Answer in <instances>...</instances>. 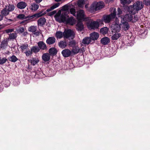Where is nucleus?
<instances>
[{
  "label": "nucleus",
  "instance_id": "obj_1",
  "mask_svg": "<svg viewBox=\"0 0 150 150\" xmlns=\"http://www.w3.org/2000/svg\"><path fill=\"white\" fill-rule=\"evenodd\" d=\"M121 18H122L121 22L123 25L122 28L125 31L127 30L129 28V24L127 21H131L134 23L137 21L138 19V17L137 16H134L133 18L131 14H126L123 18L122 16Z\"/></svg>",
  "mask_w": 150,
  "mask_h": 150
},
{
  "label": "nucleus",
  "instance_id": "obj_2",
  "mask_svg": "<svg viewBox=\"0 0 150 150\" xmlns=\"http://www.w3.org/2000/svg\"><path fill=\"white\" fill-rule=\"evenodd\" d=\"M56 21L59 22H63L71 25H73L76 23V20L73 17L67 18L65 15L62 14L61 15H58L57 14L54 16Z\"/></svg>",
  "mask_w": 150,
  "mask_h": 150
},
{
  "label": "nucleus",
  "instance_id": "obj_3",
  "mask_svg": "<svg viewBox=\"0 0 150 150\" xmlns=\"http://www.w3.org/2000/svg\"><path fill=\"white\" fill-rule=\"evenodd\" d=\"M143 6L144 5L142 2L138 1L134 3L133 5H130L126 8L130 14H134L142 9Z\"/></svg>",
  "mask_w": 150,
  "mask_h": 150
},
{
  "label": "nucleus",
  "instance_id": "obj_4",
  "mask_svg": "<svg viewBox=\"0 0 150 150\" xmlns=\"http://www.w3.org/2000/svg\"><path fill=\"white\" fill-rule=\"evenodd\" d=\"M110 11L111 12L110 14L104 15L103 16V20L105 23H110L111 20L114 18L116 16V9L115 8H111L110 9Z\"/></svg>",
  "mask_w": 150,
  "mask_h": 150
},
{
  "label": "nucleus",
  "instance_id": "obj_5",
  "mask_svg": "<svg viewBox=\"0 0 150 150\" xmlns=\"http://www.w3.org/2000/svg\"><path fill=\"white\" fill-rule=\"evenodd\" d=\"M112 32L114 33H119L120 30L119 20L117 18H115L114 22L111 26Z\"/></svg>",
  "mask_w": 150,
  "mask_h": 150
},
{
  "label": "nucleus",
  "instance_id": "obj_6",
  "mask_svg": "<svg viewBox=\"0 0 150 150\" xmlns=\"http://www.w3.org/2000/svg\"><path fill=\"white\" fill-rule=\"evenodd\" d=\"M64 38H68L69 39H73L74 37L75 33L74 31L70 29L65 30L64 32Z\"/></svg>",
  "mask_w": 150,
  "mask_h": 150
},
{
  "label": "nucleus",
  "instance_id": "obj_7",
  "mask_svg": "<svg viewBox=\"0 0 150 150\" xmlns=\"http://www.w3.org/2000/svg\"><path fill=\"white\" fill-rule=\"evenodd\" d=\"M104 6V3L103 2H99L98 3H94L92 4L91 8L95 10L96 11L100 9L103 8Z\"/></svg>",
  "mask_w": 150,
  "mask_h": 150
},
{
  "label": "nucleus",
  "instance_id": "obj_8",
  "mask_svg": "<svg viewBox=\"0 0 150 150\" xmlns=\"http://www.w3.org/2000/svg\"><path fill=\"white\" fill-rule=\"evenodd\" d=\"M87 25L89 29L95 30L98 28L99 24L97 21H90L87 23Z\"/></svg>",
  "mask_w": 150,
  "mask_h": 150
},
{
  "label": "nucleus",
  "instance_id": "obj_9",
  "mask_svg": "<svg viewBox=\"0 0 150 150\" xmlns=\"http://www.w3.org/2000/svg\"><path fill=\"white\" fill-rule=\"evenodd\" d=\"M76 17L77 19L79 20H82L85 17V12L82 9L79 10L77 11Z\"/></svg>",
  "mask_w": 150,
  "mask_h": 150
},
{
  "label": "nucleus",
  "instance_id": "obj_10",
  "mask_svg": "<svg viewBox=\"0 0 150 150\" xmlns=\"http://www.w3.org/2000/svg\"><path fill=\"white\" fill-rule=\"evenodd\" d=\"M44 15V13H42V12H40L39 13H35L33 15L31 16H27V18H28V19L27 20H30L31 21H32L33 20H31V19H33L34 18H37L39 17H40L41 16H42Z\"/></svg>",
  "mask_w": 150,
  "mask_h": 150
},
{
  "label": "nucleus",
  "instance_id": "obj_11",
  "mask_svg": "<svg viewBox=\"0 0 150 150\" xmlns=\"http://www.w3.org/2000/svg\"><path fill=\"white\" fill-rule=\"evenodd\" d=\"M44 15V13H42V12H40L39 13H35L33 15L31 16H27V18H28V19L27 20H30L31 21H32L33 20H31V19H33L34 18H37L39 17H40L41 16H42Z\"/></svg>",
  "mask_w": 150,
  "mask_h": 150
},
{
  "label": "nucleus",
  "instance_id": "obj_12",
  "mask_svg": "<svg viewBox=\"0 0 150 150\" xmlns=\"http://www.w3.org/2000/svg\"><path fill=\"white\" fill-rule=\"evenodd\" d=\"M38 46L40 48V50H47V48L46 44L43 41H40L38 43Z\"/></svg>",
  "mask_w": 150,
  "mask_h": 150
},
{
  "label": "nucleus",
  "instance_id": "obj_13",
  "mask_svg": "<svg viewBox=\"0 0 150 150\" xmlns=\"http://www.w3.org/2000/svg\"><path fill=\"white\" fill-rule=\"evenodd\" d=\"M71 53V51L67 49L64 50L62 52V54L63 56L65 57H69Z\"/></svg>",
  "mask_w": 150,
  "mask_h": 150
},
{
  "label": "nucleus",
  "instance_id": "obj_14",
  "mask_svg": "<svg viewBox=\"0 0 150 150\" xmlns=\"http://www.w3.org/2000/svg\"><path fill=\"white\" fill-rule=\"evenodd\" d=\"M56 40L54 37L52 36L48 38L46 40V43L49 45H52L54 43Z\"/></svg>",
  "mask_w": 150,
  "mask_h": 150
},
{
  "label": "nucleus",
  "instance_id": "obj_15",
  "mask_svg": "<svg viewBox=\"0 0 150 150\" xmlns=\"http://www.w3.org/2000/svg\"><path fill=\"white\" fill-rule=\"evenodd\" d=\"M50 55L48 53H44L42 56V59L45 62L49 61L50 59Z\"/></svg>",
  "mask_w": 150,
  "mask_h": 150
},
{
  "label": "nucleus",
  "instance_id": "obj_16",
  "mask_svg": "<svg viewBox=\"0 0 150 150\" xmlns=\"http://www.w3.org/2000/svg\"><path fill=\"white\" fill-rule=\"evenodd\" d=\"M99 35L97 32H93L90 34V37L91 40H97L98 38Z\"/></svg>",
  "mask_w": 150,
  "mask_h": 150
},
{
  "label": "nucleus",
  "instance_id": "obj_17",
  "mask_svg": "<svg viewBox=\"0 0 150 150\" xmlns=\"http://www.w3.org/2000/svg\"><path fill=\"white\" fill-rule=\"evenodd\" d=\"M27 6V4L24 1H21L18 2L17 4V7L20 9L24 8Z\"/></svg>",
  "mask_w": 150,
  "mask_h": 150
},
{
  "label": "nucleus",
  "instance_id": "obj_18",
  "mask_svg": "<svg viewBox=\"0 0 150 150\" xmlns=\"http://www.w3.org/2000/svg\"><path fill=\"white\" fill-rule=\"evenodd\" d=\"M80 51V48L78 45H76L73 47L71 50V53L74 54L78 53Z\"/></svg>",
  "mask_w": 150,
  "mask_h": 150
},
{
  "label": "nucleus",
  "instance_id": "obj_19",
  "mask_svg": "<svg viewBox=\"0 0 150 150\" xmlns=\"http://www.w3.org/2000/svg\"><path fill=\"white\" fill-rule=\"evenodd\" d=\"M46 21V20L44 18H41L38 21V24L39 26H42L45 25Z\"/></svg>",
  "mask_w": 150,
  "mask_h": 150
},
{
  "label": "nucleus",
  "instance_id": "obj_20",
  "mask_svg": "<svg viewBox=\"0 0 150 150\" xmlns=\"http://www.w3.org/2000/svg\"><path fill=\"white\" fill-rule=\"evenodd\" d=\"M76 28L79 31H81L83 28V26L82 22L79 21L76 25Z\"/></svg>",
  "mask_w": 150,
  "mask_h": 150
},
{
  "label": "nucleus",
  "instance_id": "obj_21",
  "mask_svg": "<svg viewBox=\"0 0 150 150\" xmlns=\"http://www.w3.org/2000/svg\"><path fill=\"white\" fill-rule=\"evenodd\" d=\"M91 42L90 37H85L82 40V42L85 45H88Z\"/></svg>",
  "mask_w": 150,
  "mask_h": 150
},
{
  "label": "nucleus",
  "instance_id": "obj_22",
  "mask_svg": "<svg viewBox=\"0 0 150 150\" xmlns=\"http://www.w3.org/2000/svg\"><path fill=\"white\" fill-rule=\"evenodd\" d=\"M101 42L102 44L106 45L110 42V39L107 37H104L101 40Z\"/></svg>",
  "mask_w": 150,
  "mask_h": 150
},
{
  "label": "nucleus",
  "instance_id": "obj_23",
  "mask_svg": "<svg viewBox=\"0 0 150 150\" xmlns=\"http://www.w3.org/2000/svg\"><path fill=\"white\" fill-rule=\"evenodd\" d=\"M49 52L50 55H54L57 54V51L54 47H51L49 50Z\"/></svg>",
  "mask_w": 150,
  "mask_h": 150
},
{
  "label": "nucleus",
  "instance_id": "obj_24",
  "mask_svg": "<svg viewBox=\"0 0 150 150\" xmlns=\"http://www.w3.org/2000/svg\"><path fill=\"white\" fill-rule=\"evenodd\" d=\"M5 7L9 12L13 11L15 8V7L14 5L10 4L8 6H6Z\"/></svg>",
  "mask_w": 150,
  "mask_h": 150
},
{
  "label": "nucleus",
  "instance_id": "obj_25",
  "mask_svg": "<svg viewBox=\"0 0 150 150\" xmlns=\"http://www.w3.org/2000/svg\"><path fill=\"white\" fill-rule=\"evenodd\" d=\"M8 60L12 62H17L18 59L14 55H12L11 56H10L8 58Z\"/></svg>",
  "mask_w": 150,
  "mask_h": 150
},
{
  "label": "nucleus",
  "instance_id": "obj_26",
  "mask_svg": "<svg viewBox=\"0 0 150 150\" xmlns=\"http://www.w3.org/2000/svg\"><path fill=\"white\" fill-rule=\"evenodd\" d=\"M64 33L60 31H57L55 34L56 37L59 39H60L62 37L64 38Z\"/></svg>",
  "mask_w": 150,
  "mask_h": 150
},
{
  "label": "nucleus",
  "instance_id": "obj_27",
  "mask_svg": "<svg viewBox=\"0 0 150 150\" xmlns=\"http://www.w3.org/2000/svg\"><path fill=\"white\" fill-rule=\"evenodd\" d=\"M39 7V6L38 4L34 3L31 5L30 9L32 11H35Z\"/></svg>",
  "mask_w": 150,
  "mask_h": 150
},
{
  "label": "nucleus",
  "instance_id": "obj_28",
  "mask_svg": "<svg viewBox=\"0 0 150 150\" xmlns=\"http://www.w3.org/2000/svg\"><path fill=\"white\" fill-rule=\"evenodd\" d=\"M1 13L4 16H6L9 13V12L6 7L1 11Z\"/></svg>",
  "mask_w": 150,
  "mask_h": 150
},
{
  "label": "nucleus",
  "instance_id": "obj_29",
  "mask_svg": "<svg viewBox=\"0 0 150 150\" xmlns=\"http://www.w3.org/2000/svg\"><path fill=\"white\" fill-rule=\"evenodd\" d=\"M60 5V4L59 3H57L54 4L53 6H52L49 9H47L46 10V11L47 12H48L56 8L59 6Z\"/></svg>",
  "mask_w": 150,
  "mask_h": 150
},
{
  "label": "nucleus",
  "instance_id": "obj_30",
  "mask_svg": "<svg viewBox=\"0 0 150 150\" xmlns=\"http://www.w3.org/2000/svg\"><path fill=\"white\" fill-rule=\"evenodd\" d=\"M20 48L22 52L27 50L28 48V45L26 43L22 44L20 46Z\"/></svg>",
  "mask_w": 150,
  "mask_h": 150
},
{
  "label": "nucleus",
  "instance_id": "obj_31",
  "mask_svg": "<svg viewBox=\"0 0 150 150\" xmlns=\"http://www.w3.org/2000/svg\"><path fill=\"white\" fill-rule=\"evenodd\" d=\"M58 45L59 47L63 49L67 46V44L66 42L61 41L59 43Z\"/></svg>",
  "mask_w": 150,
  "mask_h": 150
},
{
  "label": "nucleus",
  "instance_id": "obj_32",
  "mask_svg": "<svg viewBox=\"0 0 150 150\" xmlns=\"http://www.w3.org/2000/svg\"><path fill=\"white\" fill-rule=\"evenodd\" d=\"M121 36V34L120 33H115V34L112 36L111 38L112 40H117Z\"/></svg>",
  "mask_w": 150,
  "mask_h": 150
},
{
  "label": "nucleus",
  "instance_id": "obj_33",
  "mask_svg": "<svg viewBox=\"0 0 150 150\" xmlns=\"http://www.w3.org/2000/svg\"><path fill=\"white\" fill-rule=\"evenodd\" d=\"M108 28L106 27H104L101 28L100 30L101 33L103 35H105L108 33Z\"/></svg>",
  "mask_w": 150,
  "mask_h": 150
},
{
  "label": "nucleus",
  "instance_id": "obj_34",
  "mask_svg": "<svg viewBox=\"0 0 150 150\" xmlns=\"http://www.w3.org/2000/svg\"><path fill=\"white\" fill-rule=\"evenodd\" d=\"M31 49L32 52L35 53H37L38 52L40 51V48L36 46H33L31 47Z\"/></svg>",
  "mask_w": 150,
  "mask_h": 150
},
{
  "label": "nucleus",
  "instance_id": "obj_35",
  "mask_svg": "<svg viewBox=\"0 0 150 150\" xmlns=\"http://www.w3.org/2000/svg\"><path fill=\"white\" fill-rule=\"evenodd\" d=\"M7 42L5 40H3L1 42L0 47L2 49H5L7 46Z\"/></svg>",
  "mask_w": 150,
  "mask_h": 150
},
{
  "label": "nucleus",
  "instance_id": "obj_36",
  "mask_svg": "<svg viewBox=\"0 0 150 150\" xmlns=\"http://www.w3.org/2000/svg\"><path fill=\"white\" fill-rule=\"evenodd\" d=\"M39 61V60L38 58H33L31 60V64L34 66L38 63Z\"/></svg>",
  "mask_w": 150,
  "mask_h": 150
},
{
  "label": "nucleus",
  "instance_id": "obj_37",
  "mask_svg": "<svg viewBox=\"0 0 150 150\" xmlns=\"http://www.w3.org/2000/svg\"><path fill=\"white\" fill-rule=\"evenodd\" d=\"M36 26H32L28 28V30L32 33L35 32L36 30Z\"/></svg>",
  "mask_w": 150,
  "mask_h": 150
},
{
  "label": "nucleus",
  "instance_id": "obj_38",
  "mask_svg": "<svg viewBox=\"0 0 150 150\" xmlns=\"http://www.w3.org/2000/svg\"><path fill=\"white\" fill-rule=\"evenodd\" d=\"M84 2V0H79L77 2V4L79 7L81 8L83 7Z\"/></svg>",
  "mask_w": 150,
  "mask_h": 150
},
{
  "label": "nucleus",
  "instance_id": "obj_39",
  "mask_svg": "<svg viewBox=\"0 0 150 150\" xmlns=\"http://www.w3.org/2000/svg\"><path fill=\"white\" fill-rule=\"evenodd\" d=\"M17 18L21 20L27 19V16H26L25 15L23 14H20L18 15L17 16Z\"/></svg>",
  "mask_w": 150,
  "mask_h": 150
},
{
  "label": "nucleus",
  "instance_id": "obj_40",
  "mask_svg": "<svg viewBox=\"0 0 150 150\" xmlns=\"http://www.w3.org/2000/svg\"><path fill=\"white\" fill-rule=\"evenodd\" d=\"M132 0H120L121 3L125 5L126 4H129L131 2Z\"/></svg>",
  "mask_w": 150,
  "mask_h": 150
},
{
  "label": "nucleus",
  "instance_id": "obj_41",
  "mask_svg": "<svg viewBox=\"0 0 150 150\" xmlns=\"http://www.w3.org/2000/svg\"><path fill=\"white\" fill-rule=\"evenodd\" d=\"M7 61V59L5 57H0V64L2 65L5 63Z\"/></svg>",
  "mask_w": 150,
  "mask_h": 150
},
{
  "label": "nucleus",
  "instance_id": "obj_42",
  "mask_svg": "<svg viewBox=\"0 0 150 150\" xmlns=\"http://www.w3.org/2000/svg\"><path fill=\"white\" fill-rule=\"evenodd\" d=\"M69 11L71 14L74 16H76V9L74 8H72L70 9Z\"/></svg>",
  "mask_w": 150,
  "mask_h": 150
},
{
  "label": "nucleus",
  "instance_id": "obj_43",
  "mask_svg": "<svg viewBox=\"0 0 150 150\" xmlns=\"http://www.w3.org/2000/svg\"><path fill=\"white\" fill-rule=\"evenodd\" d=\"M17 37V34L15 33H11L9 35V37L11 39H15Z\"/></svg>",
  "mask_w": 150,
  "mask_h": 150
},
{
  "label": "nucleus",
  "instance_id": "obj_44",
  "mask_svg": "<svg viewBox=\"0 0 150 150\" xmlns=\"http://www.w3.org/2000/svg\"><path fill=\"white\" fill-rule=\"evenodd\" d=\"M25 53L26 54V56H29L30 55H31L33 54L32 51L30 49V50H26V52H25Z\"/></svg>",
  "mask_w": 150,
  "mask_h": 150
},
{
  "label": "nucleus",
  "instance_id": "obj_45",
  "mask_svg": "<svg viewBox=\"0 0 150 150\" xmlns=\"http://www.w3.org/2000/svg\"><path fill=\"white\" fill-rule=\"evenodd\" d=\"M17 32L18 33H22L25 31V28L24 27H21L19 29L16 30Z\"/></svg>",
  "mask_w": 150,
  "mask_h": 150
},
{
  "label": "nucleus",
  "instance_id": "obj_46",
  "mask_svg": "<svg viewBox=\"0 0 150 150\" xmlns=\"http://www.w3.org/2000/svg\"><path fill=\"white\" fill-rule=\"evenodd\" d=\"M117 12L118 13L117 15L118 17H121L122 16L121 14L122 13V11L119 8H118L117 9Z\"/></svg>",
  "mask_w": 150,
  "mask_h": 150
},
{
  "label": "nucleus",
  "instance_id": "obj_47",
  "mask_svg": "<svg viewBox=\"0 0 150 150\" xmlns=\"http://www.w3.org/2000/svg\"><path fill=\"white\" fill-rule=\"evenodd\" d=\"M69 45L71 46H74L76 45V43L74 40H72L69 42Z\"/></svg>",
  "mask_w": 150,
  "mask_h": 150
},
{
  "label": "nucleus",
  "instance_id": "obj_48",
  "mask_svg": "<svg viewBox=\"0 0 150 150\" xmlns=\"http://www.w3.org/2000/svg\"><path fill=\"white\" fill-rule=\"evenodd\" d=\"M14 29H7L5 30V32L6 33H9L12 32L14 31Z\"/></svg>",
  "mask_w": 150,
  "mask_h": 150
},
{
  "label": "nucleus",
  "instance_id": "obj_49",
  "mask_svg": "<svg viewBox=\"0 0 150 150\" xmlns=\"http://www.w3.org/2000/svg\"><path fill=\"white\" fill-rule=\"evenodd\" d=\"M143 1L145 5L147 6L150 5V0H144Z\"/></svg>",
  "mask_w": 150,
  "mask_h": 150
},
{
  "label": "nucleus",
  "instance_id": "obj_50",
  "mask_svg": "<svg viewBox=\"0 0 150 150\" xmlns=\"http://www.w3.org/2000/svg\"><path fill=\"white\" fill-rule=\"evenodd\" d=\"M56 13V11H52L50 12L49 14V15L50 16H51Z\"/></svg>",
  "mask_w": 150,
  "mask_h": 150
},
{
  "label": "nucleus",
  "instance_id": "obj_51",
  "mask_svg": "<svg viewBox=\"0 0 150 150\" xmlns=\"http://www.w3.org/2000/svg\"><path fill=\"white\" fill-rule=\"evenodd\" d=\"M13 21V20L12 19H7L6 20V22L8 23V24H10L11 23V22Z\"/></svg>",
  "mask_w": 150,
  "mask_h": 150
},
{
  "label": "nucleus",
  "instance_id": "obj_52",
  "mask_svg": "<svg viewBox=\"0 0 150 150\" xmlns=\"http://www.w3.org/2000/svg\"><path fill=\"white\" fill-rule=\"evenodd\" d=\"M6 82L7 83H8V84L7 85H6V84H5V87H8V86H9V85H10V81H9L8 80H7L6 81Z\"/></svg>",
  "mask_w": 150,
  "mask_h": 150
},
{
  "label": "nucleus",
  "instance_id": "obj_53",
  "mask_svg": "<svg viewBox=\"0 0 150 150\" xmlns=\"http://www.w3.org/2000/svg\"><path fill=\"white\" fill-rule=\"evenodd\" d=\"M23 35L24 36H25L27 35L28 34V33L27 32H23Z\"/></svg>",
  "mask_w": 150,
  "mask_h": 150
},
{
  "label": "nucleus",
  "instance_id": "obj_54",
  "mask_svg": "<svg viewBox=\"0 0 150 150\" xmlns=\"http://www.w3.org/2000/svg\"><path fill=\"white\" fill-rule=\"evenodd\" d=\"M42 0H35V1L37 3H39L41 2Z\"/></svg>",
  "mask_w": 150,
  "mask_h": 150
},
{
  "label": "nucleus",
  "instance_id": "obj_55",
  "mask_svg": "<svg viewBox=\"0 0 150 150\" xmlns=\"http://www.w3.org/2000/svg\"><path fill=\"white\" fill-rule=\"evenodd\" d=\"M84 51H85V50H84V48H82L80 49V51L79 52H80L81 53L83 52Z\"/></svg>",
  "mask_w": 150,
  "mask_h": 150
},
{
  "label": "nucleus",
  "instance_id": "obj_56",
  "mask_svg": "<svg viewBox=\"0 0 150 150\" xmlns=\"http://www.w3.org/2000/svg\"><path fill=\"white\" fill-rule=\"evenodd\" d=\"M3 17L4 16L0 14V21L3 19Z\"/></svg>",
  "mask_w": 150,
  "mask_h": 150
},
{
  "label": "nucleus",
  "instance_id": "obj_57",
  "mask_svg": "<svg viewBox=\"0 0 150 150\" xmlns=\"http://www.w3.org/2000/svg\"><path fill=\"white\" fill-rule=\"evenodd\" d=\"M61 0H55L56 1L58 2L61 1Z\"/></svg>",
  "mask_w": 150,
  "mask_h": 150
},
{
  "label": "nucleus",
  "instance_id": "obj_58",
  "mask_svg": "<svg viewBox=\"0 0 150 150\" xmlns=\"http://www.w3.org/2000/svg\"><path fill=\"white\" fill-rule=\"evenodd\" d=\"M107 0V2H108L110 1H112L113 0Z\"/></svg>",
  "mask_w": 150,
  "mask_h": 150
},
{
  "label": "nucleus",
  "instance_id": "obj_59",
  "mask_svg": "<svg viewBox=\"0 0 150 150\" xmlns=\"http://www.w3.org/2000/svg\"><path fill=\"white\" fill-rule=\"evenodd\" d=\"M64 7H66V8L65 9V10H67V7L66 6H64Z\"/></svg>",
  "mask_w": 150,
  "mask_h": 150
},
{
  "label": "nucleus",
  "instance_id": "obj_60",
  "mask_svg": "<svg viewBox=\"0 0 150 150\" xmlns=\"http://www.w3.org/2000/svg\"><path fill=\"white\" fill-rule=\"evenodd\" d=\"M25 21H23L22 22V23H23Z\"/></svg>",
  "mask_w": 150,
  "mask_h": 150
},
{
  "label": "nucleus",
  "instance_id": "obj_61",
  "mask_svg": "<svg viewBox=\"0 0 150 150\" xmlns=\"http://www.w3.org/2000/svg\"><path fill=\"white\" fill-rule=\"evenodd\" d=\"M85 7L86 8L87 7V5H86L85 6Z\"/></svg>",
  "mask_w": 150,
  "mask_h": 150
},
{
  "label": "nucleus",
  "instance_id": "obj_62",
  "mask_svg": "<svg viewBox=\"0 0 150 150\" xmlns=\"http://www.w3.org/2000/svg\"><path fill=\"white\" fill-rule=\"evenodd\" d=\"M2 90V89H0V92Z\"/></svg>",
  "mask_w": 150,
  "mask_h": 150
},
{
  "label": "nucleus",
  "instance_id": "obj_63",
  "mask_svg": "<svg viewBox=\"0 0 150 150\" xmlns=\"http://www.w3.org/2000/svg\"><path fill=\"white\" fill-rule=\"evenodd\" d=\"M1 29V28H0V30Z\"/></svg>",
  "mask_w": 150,
  "mask_h": 150
},
{
  "label": "nucleus",
  "instance_id": "obj_64",
  "mask_svg": "<svg viewBox=\"0 0 150 150\" xmlns=\"http://www.w3.org/2000/svg\"><path fill=\"white\" fill-rule=\"evenodd\" d=\"M149 28H150V27H149Z\"/></svg>",
  "mask_w": 150,
  "mask_h": 150
}]
</instances>
